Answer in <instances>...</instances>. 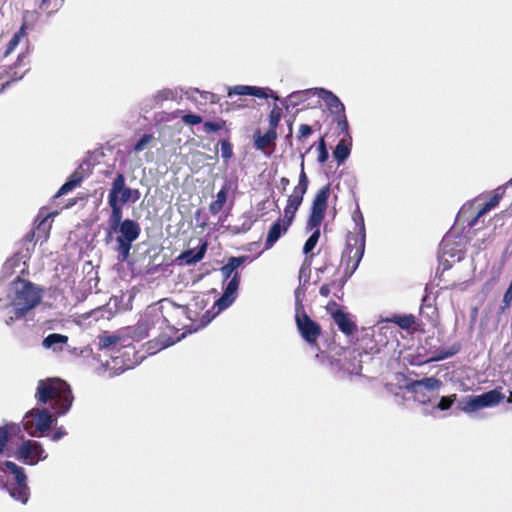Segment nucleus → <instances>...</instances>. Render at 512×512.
Here are the masks:
<instances>
[{"label":"nucleus","mask_w":512,"mask_h":512,"mask_svg":"<svg viewBox=\"0 0 512 512\" xmlns=\"http://www.w3.org/2000/svg\"><path fill=\"white\" fill-rule=\"evenodd\" d=\"M42 300V290L30 281L17 276L10 284L6 298H0V312L6 325L26 319L28 313Z\"/></svg>","instance_id":"f257e3e1"},{"label":"nucleus","mask_w":512,"mask_h":512,"mask_svg":"<svg viewBox=\"0 0 512 512\" xmlns=\"http://www.w3.org/2000/svg\"><path fill=\"white\" fill-rule=\"evenodd\" d=\"M35 398L39 403H52V409L56 416L66 414L73 403V395L70 386L59 378L39 380Z\"/></svg>","instance_id":"f03ea898"},{"label":"nucleus","mask_w":512,"mask_h":512,"mask_svg":"<svg viewBox=\"0 0 512 512\" xmlns=\"http://www.w3.org/2000/svg\"><path fill=\"white\" fill-rule=\"evenodd\" d=\"M352 219L355 223L357 234L349 232L346 237V247L342 253V262L345 263V276L351 277L357 270L361 262L366 242V230L364 217L360 208L357 207L352 214Z\"/></svg>","instance_id":"7ed1b4c3"},{"label":"nucleus","mask_w":512,"mask_h":512,"mask_svg":"<svg viewBox=\"0 0 512 512\" xmlns=\"http://www.w3.org/2000/svg\"><path fill=\"white\" fill-rule=\"evenodd\" d=\"M329 195L330 186L326 185L316 193L313 199L309 219L306 226V229L308 231H312V234L306 240L303 247V253L306 255L315 248L320 238V225L325 217Z\"/></svg>","instance_id":"20e7f679"},{"label":"nucleus","mask_w":512,"mask_h":512,"mask_svg":"<svg viewBox=\"0 0 512 512\" xmlns=\"http://www.w3.org/2000/svg\"><path fill=\"white\" fill-rule=\"evenodd\" d=\"M6 471L13 475V479L9 480L4 488L13 500L26 505L31 496V489L25 469L12 461H1L0 472Z\"/></svg>","instance_id":"39448f33"},{"label":"nucleus","mask_w":512,"mask_h":512,"mask_svg":"<svg viewBox=\"0 0 512 512\" xmlns=\"http://www.w3.org/2000/svg\"><path fill=\"white\" fill-rule=\"evenodd\" d=\"M114 233L117 234L116 251L118 253V260L124 262L130 255L132 243L138 239L141 233L140 225L134 220L125 219L118 227L108 231L106 236L107 242L112 239Z\"/></svg>","instance_id":"423d86ee"},{"label":"nucleus","mask_w":512,"mask_h":512,"mask_svg":"<svg viewBox=\"0 0 512 512\" xmlns=\"http://www.w3.org/2000/svg\"><path fill=\"white\" fill-rule=\"evenodd\" d=\"M56 419L49 410L33 408L25 414L24 430L32 437H42L53 425Z\"/></svg>","instance_id":"0eeeda50"},{"label":"nucleus","mask_w":512,"mask_h":512,"mask_svg":"<svg viewBox=\"0 0 512 512\" xmlns=\"http://www.w3.org/2000/svg\"><path fill=\"white\" fill-rule=\"evenodd\" d=\"M505 398L501 388H495L480 395H469L462 399L460 409L470 415L480 409L492 408L499 405Z\"/></svg>","instance_id":"6e6552de"},{"label":"nucleus","mask_w":512,"mask_h":512,"mask_svg":"<svg viewBox=\"0 0 512 512\" xmlns=\"http://www.w3.org/2000/svg\"><path fill=\"white\" fill-rule=\"evenodd\" d=\"M48 457L43 445L36 440H24L15 452V458L23 464L35 466Z\"/></svg>","instance_id":"1a4fd4ad"},{"label":"nucleus","mask_w":512,"mask_h":512,"mask_svg":"<svg viewBox=\"0 0 512 512\" xmlns=\"http://www.w3.org/2000/svg\"><path fill=\"white\" fill-rule=\"evenodd\" d=\"M240 285V275L233 276L230 280H228L227 284L223 289V294L219 299H217L213 305V310H216L213 315L208 318L207 322H209L212 318H214L220 312L226 310L230 307L238 296V289Z\"/></svg>","instance_id":"9d476101"},{"label":"nucleus","mask_w":512,"mask_h":512,"mask_svg":"<svg viewBox=\"0 0 512 512\" xmlns=\"http://www.w3.org/2000/svg\"><path fill=\"white\" fill-rule=\"evenodd\" d=\"M452 239H454L453 234H446L439 245V265H442L444 270L451 267L449 258L453 259V262H459L464 257L462 250L454 249Z\"/></svg>","instance_id":"9b49d317"},{"label":"nucleus","mask_w":512,"mask_h":512,"mask_svg":"<svg viewBox=\"0 0 512 512\" xmlns=\"http://www.w3.org/2000/svg\"><path fill=\"white\" fill-rule=\"evenodd\" d=\"M297 328L305 341L314 344L321 332L320 326L314 322L306 313H296Z\"/></svg>","instance_id":"f8f14e48"},{"label":"nucleus","mask_w":512,"mask_h":512,"mask_svg":"<svg viewBox=\"0 0 512 512\" xmlns=\"http://www.w3.org/2000/svg\"><path fill=\"white\" fill-rule=\"evenodd\" d=\"M442 386V382L435 377H425L420 380L411 382L408 386L409 391L415 394L418 401L425 403L429 400L424 394V391H436Z\"/></svg>","instance_id":"ddd939ff"},{"label":"nucleus","mask_w":512,"mask_h":512,"mask_svg":"<svg viewBox=\"0 0 512 512\" xmlns=\"http://www.w3.org/2000/svg\"><path fill=\"white\" fill-rule=\"evenodd\" d=\"M131 188L126 186L125 176L117 173L111 183L108 199L117 200L121 205L130 202Z\"/></svg>","instance_id":"4468645a"},{"label":"nucleus","mask_w":512,"mask_h":512,"mask_svg":"<svg viewBox=\"0 0 512 512\" xmlns=\"http://www.w3.org/2000/svg\"><path fill=\"white\" fill-rule=\"evenodd\" d=\"M227 95L228 97H232L234 95L238 96H254L258 98H274L275 100H280L279 97L269 88H261L257 86H248V85H235L231 87H227Z\"/></svg>","instance_id":"2eb2a0df"},{"label":"nucleus","mask_w":512,"mask_h":512,"mask_svg":"<svg viewBox=\"0 0 512 512\" xmlns=\"http://www.w3.org/2000/svg\"><path fill=\"white\" fill-rule=\"evenodd\" d=\"M207 242H203L197 248H191L183 251L177 258L176 262L179 265H194L201 261L207 251Z\"/></svg>","instance_id":"dca6fc26"},{"label":"nucleus","mask_w":512,"mask_h":512,"mask_svg":"<svg viewBox=\"0 0 512 512\" xmlns=\"http://www.w3.org/2000/svg\"><path fill=\"white\" fill-rule=\"evenodd\" d=\"M315 94L325 102L331 113L341 115L345 113V106L341 100L331 91L324 88H316Z\"/></svg>","instance_id":"f3484780"},{"label":"nucleus","mask_w":512,"mask_h":512,"mask_svg":"<svg viewBox=\"0 0 512 512\" xmlns=\"http://www.w3.org/2000/svg\"><path fill=\"white\" fill-rule=\"evenodd\" d=\"M289 226L284 224L279 218L269 229L266 240H265V250L271 249L274 244L287 233Z\"/></svg>","instance_id":"a211bd4d"},{"label":"nucleus","mask_w":512,"mask_h":512,"mask_svg":"<svg viewBox=\"0 0 512 512\" xmlns=\"http://www.w3.org/2000/svg\"><path fill=\"white\" fill-rule=\"evenodd\" d=\"M248 259L247 256L230 257L227 263L221 267L220 271L223 281L230 280L233 276L239 275L237 269Z\"/></svg>","instance_id":"6ab92c4d"},{"label":"nucleus","mask_w":512,"mask_h":512,"mask_svg":"<svg viewBox=\"0 0 512 512\" xmlns=\"http://www.w3.org/2000/svg\"><path fill=\"white\" fill-rule=\"evenodd\" d=\"M68 337L63 334L51 333L46 336L42 341V346L45 349L52 350L53 352H60L67 344Z\"/></svg>","instance_id":"aec40b11"},{"label":"nucleus","mask_w":512,"mask_h":512,"mask_svg":"<svg viewBox=\"0 0 512 512\" xmlns=\"http://www.w3.org/2000/svg\"><path fill=\"white\" fill-rule=\"evenodd\" d=\"M360 357L361 353L356 350L349 352L342 365L344 371L350 375H359L362 370Z\"/></svg>","instance_id":"412c9836"},{"label":"nucleus","mask_w":512,"mask_h":512,"mask_svg":"<svg viewBox=\"0 0 512 512\" xmlns=\"http://www.w3.org/2000/svg\"><path fill=\"white\" fill-rule=\"evenodd\" d=\"M333 320L344 334L351 335L356 331V325L351 321L349 316L342 310H337L333 313Z\"/></svg>","instance_id":"4be33fe9"},{"label":"nucleus","mask_w":512,"mask_h":512,"mask_svg":"<svg viewBox=\"0 0 512 512\" xmlns=\"http://www.w3.org/2000/svg\"><path fill=\"white\" fill-rule=\"evenodd\" d=\"M503 194L504 190L501 187L496 189L495 194L492 196V198L477 212L476 216L469 222V226H475L480 217H482L491 209L496 207L499 204Z\"/></svg>","instance_id":"5701e85b"},{"label":"nucleus","mask_w":512,"mask_h":512,"mask_svg":"<svg viewBox=\"0 0 512 512\" xmlns=\"http://www.w3.org/2000/svg\"><path fill=\"white\" fill-rule=\"evenodd\" d=\"M315 90H316V88H311V89H306V90H301V91H294L287 98L282 99L281 103L286 108H289L290 106L296 107L301 102H304L309 95H311V94L316 95Z\"/></svg>","instance_id":"b1692460"},{"label":"nucleus","mask_w":512,"mask_h":512,"mask_svg":"<svg viewBox=\"0 0 512 512\" xmlns=\"http://www.w3.org/2000/svg\"><path fill=\"white\" fill-rule=\"evenodd\" d=\"M108 204L111 208V214L109 217V230H113L123 223L122 220V205L117 202V200L108 199Z\"/></svg>","instance_id":"393cba45"},{"label":"nucleus","mask_w":512,"mask_h":512,"mask_svg":"<svg viewBox=\"0 0 512 512\" xmlns=\"http://www.w3.org/2000/svg\"><path fill=\"white\" fill-rule=\"evenodd\" d=\"M352 142H348L346 139H341L336 145L333 151V157L337 161L338 165L344 163V161L349 157L351 152Z\"/></svg>","instance_id":"a878e982"},{"label":"nucleus","mask_w":512,"mask_h":512,"mask_svg":"<svg viewBox=\"0 0 512 512\" xmlns=\"http://www.w3.org/2000/svg\"><path fill=\"white\" fill-rule=\"evenodd\" d=\"M22 256L14 255L10 259H8L3 265V273L4 274H13L16 272H24L25 270V261H22Z\"/></svg>","instance_id":"bb28decb"},{"label":"nucleus","mask_w":512,"mask_h":512,"mask_svg":"<svg viewBox=\"0 0 512 512\" xmlns=\"http://www.w3.org/2000/svg\"><path fill=\"white\" fill-rule=\"evenodd\" d=\"M277 137L276 131L274 129H269L264 135H260L259 133L255 134L254 145L258 150H264L269 147L275 141Z\"/></svg>","instance_id":"cd10ccee"},{"label":"nucleus","mask_w":512,"mask_h":512,"mask_svg":"<svg viewBox=\"0 0 512 512\" xmlns=\"http://www.w3.org/2000/svg\"><path fill=\"white\" fill-rule=\"evenodd\" d=\"M382 322H390L398 325L401 329L408 330L415 324V316L412 314L394 315Z\"/></svg>","instance_id":"c85d7f7f"},{"label":"nucleus","mask_w":512,"mask_h":512,"mask_svg":"<svg viewBox=\"0 0 512 512\" xmlns=\"http://www.w3.org/2000/svg\"><path fill=\"white\" fill-rule=\"evenodd\" d=\"M82 181H83L82 175L79 172L75 171L69 177V179L61 186V188L58 190V192L55 196L59 197V196L67 194L68 192L72 191L77 186H79Z\"/></svg>","instance_id":"c756f323"},{"label":"nucleus","mask_w":512,"mask_h":512,"mask_svg":"<svg viewBox=\"0 0 512 512\" xmlns=\"http://www.w3.org/2000/svg\"><path fill=\"white\" fill-rule=\"evenodd\" d=\"M107 367L110 370H113V372L110 373V376H114L132 368V364L122 362L120 360V356L116 355L111 357V362H107Z\"/></svg>","instance_id":"7c9ffc66"},{"label":"nucleus","mask_w":512,"mask_h":512,"mask_svg":"<svg viewBox=\"0 0 512 512\" xmlns=\"http://www.w3.org/2000/svg\"><path fill=\"white\" fill-rule=\"evenodd\" d=\"M98 346L100 349L115 348L120 344L121 338L117 335H100L98 337Z\"/></svg>","instance_id":"2f4dec72"},{"label":"nucleus","mask_w":512,"mask_h":512,"mask_svg":"<svg viewBox=\"0 0 512 512\" xmlns=\"http://www.w3.org/2000/svg\"><path fill=\"white\" fill-rule=\"evenodd\" d=\"M176 97H177L176 91L169 89V88H165V89L159 90L153 96L152 100L154 101V105H160L164 101L174 100V99H176Z\"/></svg>","instance_id":"473e14b6"},{"label":"nucleus","mask_w":512,"mask_h":512,"mask_svg":"<svg viewBox=\"0 0 512 512\" xmlns=\"http://www.w3.org/2000/svg\"><path fill=\"white\" fill-rule=\"evenodd\" d=\"M25 29H26V25L23 24L21 26V28L13 35V37L10 39V41L7 44L5 55H8L15 50V48L20 43L21 39L26 35Z\"/></svg>","instance_id":"72a5a7b5"},{"label":"nucleus","mask_w":512,"mask_h":512,"mask_svg":"<svg viewBox=\"0 0 512 512\" xmlns=\"http://www.w3.org/2000/svg\"><path fill=\"white\" fill-rule=\"evenodd\" d=\"M240 221H241V224H236L231 228L233 233L239 234V233L247 232L251 229V227L253 225V220H252L251 216H249V215H243L240 218Z\"/></svg>","instance_id":"f704fd0d"},{"label":"nucleus","mask_w":512,"mask_h":512,"mask_svg":"<svg viewBox=\"0 0 512 512\" xmlns=\"http://www.w3.org/2000/svg\"><path fill=\"white\" fill-rule=\"evenodd\" d=\"M335 121L337 123V126H338L339 130L342 133H344V137L342 139H346L349 143L352 142V137H351V135L349 133V130H348L349 129V124H348V121H347L345 113L336 116Z\"/></svg>","instance_id":"c9c22d12"},{"label":"nucleus","mask_w":512,"mask_h":512,"mask_svg":"<svg viewBox=\"0 0 512 512\" xmlns=\"http://www.w3.org/2000/svg\"><path fill=\"white\" fill-rule=\"evenodd\" d=\"M301 164H300V174H299V180H298V185L294 188V189H297L299 191H302V193H306L307 192V189H308V177L304 171V154H301Z\"/></svg>","instance_id":"e433bc0d"},{"label":"nucleus","mask_w":512,"mask_h":512,"mask_svg":"<svg viewBox=\"0 0 512 512\" xmlns=\"http://www.w3.org/2000/svg\"><path fill=\"white\" fill-rule=\"evenodd\" d=\"M304 195L305 193H302V191L294 189L293 193L288 197L287 205L298 210L303 202Z\"/></svg>","instance_id":"4c0bfd02"},{"label":"nucleus","mask_w":512,"mask_h":512,"mask_svg":"<svg viewBox=\"0 0 512 512\" xmlns=\"http://www.w3.org/2000/svg\"><path fill=\"white\" fill-rule=\"evenodd\" d=\"M64 0H42L40 8L51 14L57 11L63 4Z\"/></svg>","instance_id":"58836bf2"},{"label":"nucleus","mask_w":512,"mask_h":512,"mask_svg":"<svg viewBox=\"0 0 512 512\" xmlns=\"http://www.w3.org/2000/svg\"><path fill=\"white\" fill-rule=\"evenodd\" d=\"M152 140L153 136L151 134L142 135L141 138L135 143L133 151L135 153H140L141 151L148 147Z\"/></svg>","instance_id":"ea45409f"},{"label":"nucleus","mask_w":512,"mask_h":512,"mask_svg":"<svg viewBox=\"0 0 512 512\" xmlns=\"http://www.w3.org/2000/svg\"><path fill=\"white\" fill-rule=\"evenodd\" d=\"M25 59H26L25 55H20L18 57L17 62L15 63V68L24 67L25 69L22 72H20V73L17 72V71H14L11 74V78H12L13 81H17V80L22 79L24 74H25V72L28 70V68H26Z\"/></svg>","instance_id":"a19ab883"},{"label":"nucleus","mask_w":512,"mask_h":512,"mask_svg":"<svg viewBox=\"0 0 512 512\" xmlns=\"http://www.w3.org/2000/svg\"><path fill=\"white\" fill-rule=\"evenodd\" d=\"M458 350L459 349L456 347H451L448 350H441V351L437 352L436 355L431 356L429 361H441V360L447 359V358L455 355L458 352Z\"/></svg>","instance_id":"79ce46f5"},{"label":"nucleus","mask_w":512,"mask_h":512,"mask_svg":"<svg viewBox=\"0 0 512 512\" xmlns=\"http://www.w3.org/2000/svg\"><path fill=\"white\" fill-rule=\"evenodd\" d=\"M456 401V394H452L450 396H442L440 398L439 403L437 404L436 408L445 411L448 410L453 403Z\"/></svg>","instance_id":"37998d69"},{"label":"nucleus","mask_w":512,"mask_h":512,"mask_svg":"<svg viewBox=\"0 0 512 512\" xmlns=\"http://www.w3.org/2000/svg\"><path fill=\"white\" fill-rule=\"evenodd\" d=\"M281 120V110L278 107H274L269 115V125L270 129H274L276 131V128Z\"/></svg>","instance_id":"c03bdc74"},{"label":"nucleus","mask_w":512,"mask_h":512,"mask_svg":"<svg viewBox=\"0 0 512 512\" xmlns=\"http://www.w3.org/2000/svg\"><path fill=\"white\" fill-rule=\"evenodd\" d=\"M297 210L286 205L284 208V217L281 219L284 224L291 226Z\"/></svg>","instance_id":"a18cd8bd"},{"label":"nucleus","mask_w":512,"mask_h":512,"mask_svg":"<svg viewBox=\"0 0 512 512\" xmlns=\"http://www.w3.org/2000/svg\"><path fill=\"white\" fill-rule=\"evenodd\" d=\"M329 154L323 138L320 139L318 144V162L324 163L328 160Z\"/></svg>","instance_id":"49530a36"},{"label":"nucleus","mask_w":512,"mask_h":512,"mask_svg":"<svg viewBox=\"0 0 512 512\" xmlns=\"http://www.w3.org/2000/svg\"><path fill=\"white\" fill-rule=\"evenodd\" d=\"M233 156L232 145L228 140L221 141V157L225 160Z\"/></svg>","instance_id":"de8ad7c7"},{"label":"nucleus","mask_w":512,"mask_h":512,"mask_svg":"<svg viewBox=\"0 0 512 512\" xmlns=\"http://www.w3.org/2000/svg\"><path fill=\"white\" fill-rule=\"evenodd\" d=\"M182 121L186 125H197L202 122V117L198 114L189 113L182 117Z\"/></svg>","instance_id":"09e8293b"},{"label":"nucleus","mask_w":512,"mask_h":512,"mask_svg":"<svg viewBox=\"0 0 512 512\" xmlns=\"http://www.w3.org/2000/svg\"><path fill=\"white\" fill-rule=\"evenodd\" d=\"M9 436H10V434H9L7 428L0 426V454L4 453V450L6 448L8 440H9Z\"/></svg>","instance_id":"8fccbe9b"},{"label":"nucleus","mask_w":512,"mask_h":512,"mask_svg":"<svg viewBox=\"0 0 512 512\" xmlns=\"http://www.w3.org/2000/svg\"><path fill=\"white\" fill-rule=\"evenodd\" d=\"M228 189H229L228 184L225 183L223 185V187L220 189V191L217 193L216 199L214 200V202L224 206V204L226 203V200H227Z\"/></svg>","instance_id":"3c124183"},{"label":"nucleus","mask_w":512,"mask_h":512,"mask_svg":"<svg viewBox=\"0 0 512 512\" xmlns=\"http://www.w3.org/2000/svg\"><path fill=\"white\" fill-rule=\"evenodd\" d=\"M512 302V287H508V289L506 290L505 294H504V297H503V300H502V306H501V309L502 310H505L507 309L510 304Z\"/></svg>","instance_id":"603ef678"},{"label":"nucleus","mask_w":512,"mask_h":512,"mask_svg":"<svg viewBox=\"0 0 512 512\" xmlns=\"http://www.w3.org/2000/svg\"><path fill=\"white\" fill-rule=\"evenodd\" d=\"M221 127L222 126L219 123L208 121V122L204 123L203 129H204V132H206V133H214V132L220 130Z\"/></svg>","instance_id":"864d4df0"},{"label":"nucleus","mask_w":512,"mask_h":512,"mask_svg":"<svg viewBox=\"0 0 512 512\" xmlns=\"http://www.w3.org/2000/svg\"><path fill=\"white\" fill-rule=\"evenodd\" d=\"M312 133V128L307 124H301L299 127L298 139L308 137Z\"/></svg>","instance_id":"5fc2aeb1"},{"label":"nucleus","mask_w":512,"mask_h":512,"mask_svg":"<svg viewBox=\"0 0 512 512\" xmlns=\"http://www.w3.org/2000/svg\"><path fill=\"white\" fill-rule=\"evenodd\" d=\"M67 435V431L65 430L64 427H59L55 430V432L52 434L51 436V439L55 442L59 441L60 439H62L64 436Z\"/></svg>","instance_id":"6e6d98bb"},{"label":"nucleus","mask_w":512,"mask_h":512,"mask_svg":"<svg viewBox=\"0 0 512 512\" xmlns=\"http://www.w3.org/2000/svg\"><path fill=\"white\" fill-rule=\"evenodd\" d=\"M47 218H44L37 226L38 233L43 232V234H46L47 231L50 229V223H48Z\"/></svg>","instance_id":"4d7b16f0"},{"label":"nucleus","mask_w":512,"mask_h":512,"mask_svg":"<svg viewBox=\"0 0 512 512\" xmlns=\"http://www.w3.org/2000/svg\"><path fill=\"white\" fill-rule=\"evenodd\" d=\"M222 208H223L222 205L213 201L209 206V211L211 214L216 215L222 210Z\"/></svg>","instance_id":"13d9d810"},{"label":"nucleus","mask_w":512,"mask_h":512,"mask_svg":"<svg viewBox=\"0 0 512 512\" xmlns=\"http://www.w3.org/2000/svg\"><path fill=\"white\" fill-rule=\"evenodd\" d=\"M140 197H141L140 191L138 189L131 188L130 202L135 203L140 199Z\"/></svg>","instance_id":"bf43d9fd"},{"label":"nucleus","mask_w":512,"mask_h":512,"mask_svg":"<svg viewBox=\"0 0 512 512\" xmlns=\"http://www.w3.org/2000/svg\"><path fill=\"white\" fill-rule=\"evenodd\" d=\"M319 293L323 297H328L330 294V286L328 284H324L320 287Z\"/></svg>","instance_id":"052dcab7"},{"label":"nucleus","mask_w":512,"mask_h":512,"mask_svg":"<svg viewBox=\"0 0 512 512\" xmlns=\"http://www.w3.org/2000/svg\"><path fill=\"white\" fill-rule=\"evenodd\" d=\"M164 320H165V319L163 318V316H162V314H161L160 312H155V313L152 315V321H153V322H154V321H156V322H159V321L164 322Z\"/></svg>","instance_id":"680f3d73"},{"label":"nucleus","mask_w":512,"mask_h":512,"mask_svg":"<svg viewBox=\"0 0 512 512\" xmlns=\"http://www.w3.org/2000/svg\"><path fill=\"white\" fill-rule=\"evenodd\" d=\"M147 323L148 321L147 320H142L141 322H139L138 324V330H146L147 329Z\"/></svg>","instance_id":"e2e57ef3"},{"label":"nucleus","mask_w":512,"mask_h":512,"mask_svg":"<svg viewBox=\"0 0 512 512\" xmlns=\"http://www.w3.org/2000/svg\"><path fill=\"white\" fill-rule=\"evenodd\" d=\"M172 344H173V342H172V341H170L169 339H167V341H165V342H161V345H160V347L158 348V350L164 349V348H166V347H168V346H170V345H172Z\"/></svg>","instance_id":"0e129e2a"},{"label":"nucleus","mask_w":512,"mask_h":512,"mask_svg":"<svg viewBox=\"0 0 512 512\" xmlns=\"http://www.w3.org/2000/svg\"><path fill=\"white\" fill-rule=\"evenodd\" d=\"M203 94L205 95L204 96L205 99H209L211 102H214L215 95L213 93L204 92Z\"/></svg>","instance_id":"69168bd1"},{"label":"nucleus","mask_w":512,"mask_h":512,"mask_svg":"<svg viewBox=\"0 0 512 512\" xmlns=\"http://www.w3.org/2000/svg\"><path fill=\"white\" fill-rule=\"evenodd\" d=\"M280 182H281V184L283 185V188L285 189V187L289 184V179H288V178H286V177H282V178L280 179Z\"/></svg>","instance_id":"338daca9"},{"label":"nucleus","mask_w":512,"mask_h":512,"mask_svg":"<svg viewBox=\"0 0 512 512\" xmlns=\"http://www.w3.org/2000/svg\"><path fill=\"white\" fill-rule=\"evenodd\" d=\"M300 291H301V288H297L296 291H295V296H296V299L299 300V297H300Z\"/></svg>","instance_id":"774afa93"}]
</instances>
